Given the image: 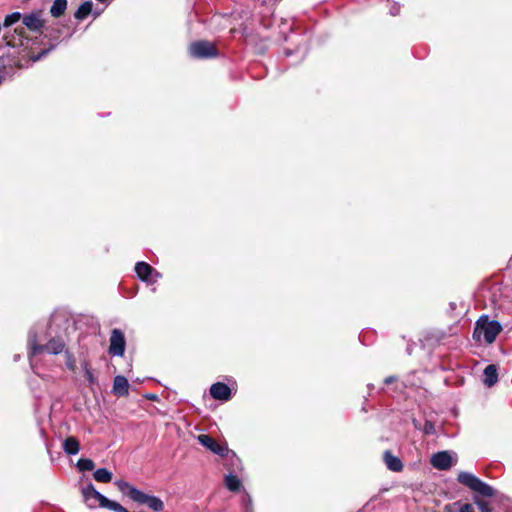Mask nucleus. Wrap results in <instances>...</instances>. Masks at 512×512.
<instances>
[{"instance_id": "1", "label": "nucleus", "mask_w": 512, "mask_h": 512, "mask_svg": "<svg viewBox=\"0 0 512 512\" xmlns=\"http://www.w3.org/2000/svg\"><path fill=\"white\" fill-rule=\"evenodd\" d=\"M115 485L121 493L138 504L147 505L151 510L156 512L164 509V502L159 497L148 495L125 480H117L115 481Z\"/></svg>"}, {"instance_id": "2", "label": "nucleus", "mask_w": 512, "mask_h": 512, "mask_svg": "<svg viewBox=\"0 0 512 512\" xmlns=\"http://www.w3.org/2000/svg\"><path fill=\"white\" fill-rule=\"evenodd\" d=\"M4 39L6 40V44L8 46L19 49L20 52L25 53V56H27L33 61L40 60L49 51L42 50L37 55L30 53V49L34 42L32 39L26 36L25 29L23 27L14 29L13 33H5Z\"/></svg>"}, {"instance_id": "3", "label": "nucleus", "mask_w": 512, "mask_h": 512, "mask_svg": "<svg viewBox=\"0 0 512 512\" xmlns=\"http://www.w3.org/2000/svg\"><path fill=\"white\" fill-rule=\"evenodd\" d=\"M501 330L502 326L498 321L489 320L488 316L483 315L476 322L473 337L478 341L483 339L485 343L491 344L495 341Z\"/></svg>"}, {"instance_id": "4", "label": "nucleus", "mask_w": 512, "mask_h": 512, "mask_svg": "<svg viewBox=\"0 0 512 512\" xmlns=\"http://www.w3.org/2000/svg\"><path fill=\"white\" fill-rule=\"evenodd\" d=\"M28 345L30 348L29 357L30 359L40 353H48L57 355L64 349V342L59 338L51 339L47 344L40 345L37 343L36 334L33 331L29 332Z\"/></svg>"}, {"instance_id": "5", "label": "nucleus", "mask_w": 512, "mask_h": 512, "mask_svg": "<svg viewBox=\"0 0 512 512\" xmlns=\"http://www.w3.org/2000/svg\"><path fill=\"white\" fill-rule=\"evenodd\" d=\"M457 480L462 485L468 487L470 490L485 496V497H493L495 495V490L492 486L480 480L474 474L470 472L462 471L458 474Z\"/></svg>"}, {"instance_id": "6", "label": "nucleus", "mask_w": 512, "mask_h": 512, "mask_svg": "<svg viewBox=\"0 0 512 512\" xmlns=\"http://www.w3.org/2000/svg\"><path fill=\"white\" fill-rule=\"evenodd\" d=\"M125 346L124 333L118 328L113 329L110 334L108 353L113 357H122L125 352Z\"/></svg>"}, {"instance_id": "7", "label": "nucleus", "mask_w": 512, "mask_h": 512, "mask_svg": "<svg viewBox=\"0 0 512 512\" xmlns=\"http://www.w3.org/2000/svg\"><path fill=\"white\" fill-rule=\"evenodd\" d=\"M189 52L195 58H210L217 55L215 46L207 41H197L190 45Z\"/></svg>"}, {"instance_id": "8", "label": "nucleus", "mask_w": 512, "mask_h": 512, "mask_svg": "<svg viewBox=\"0 0 512 512\" xmlns=\"http://www.w3.org/2000/svg\"><path fill=\"white\" fill-rule=\"evenodd\" d=\"M135 272L142 281L156 282L157 279L161 277V274L158 271L143 261L136 263Z\"/></svg>"}, {"instance_id": "9", "label": "nucleus", "mask_w": 512, "mask_h": 512, "mask_svg": "<svg viewBox=\"0 0 512 512\" xmlns=\"http://www.w3.org/2000/svg\"><path fill=\"white\" fill-rule=\"evenodd\" d=\"M22 21L25 27L34 32H40L44 26V21L41 18V11H34L30 14L24 15Z\"/></svg>"}, {"instance_id": "10", "label": "nucleus", "mask_w": 512, "mask_h": 512, "mask_svg": "<svg viewBox=\"0 0 512 512\" xmlns=\"http://www.w3.org/2000/svg\"><path fill=\"white\" fill-rule=\"evenodd\" d=\"M210 395L215 400L228 401L231 398L232 391L225 383L217 382L210 387Z\"/></svg>"}, {"instance_id": "11", "label": "nucleus", "mask_w": 512, "mask_h": 512, "mask_svg": "<svg viewBox=\"0 0 512 512\" xmlns=\"http://www.w3.org/2000/svg\"><path fill=\"white\" fill-rule=\"evenodd\" d=\"M198 441L204 447L212 451L213 453L223 456L228 451L227 447L220 445L217 443L211 436L206 434H201L198 436Z\"/></svg>"}, {"instance_id": "12", "label": "nucleus", "mask_w": 512, "mask_h": 512, "mask_svg": "<svg viewBox=\"0 0 512 512\" xmlns=\"http://www.w3.org/2000/svg\"><path fill=\"white\" fill-rule=\"evenodd\" d=\"M431 464L436 469L447 470L452 466V457L448 451H440L432 456Z\"/></svg>"}, {"instance_id": "13", "label": "nucleus", "mask_w": 512, "mask_h": 512, "mask_svg": "<svg viewBox=\"0 0 512 512\" xmlns=\"http://www.w3.org/2000/svg\"><path fill=\"white\" fill-rule=\"evenodd\" d=\"M112 391L117 396H127L129 394V382L127 378L121 375L115 376Z\"/></svg>"}, {"instance_id": "14", "label": "nucleus", "mask_w": 512, "mask_h": 512, "mask_svg": "<svg viewBox=\"0 0 512 512\" xmlns=\"http://www.w3.org/2000/svg\"><path fill=\"white\" fill-rule=\"evenodd\" d=\"M384 463L387 468L393 472H400L403 469V463L397 456H394L389 450L384 452Z\"/></svg>"}, {"instance_id": "15", "label": "nucleus", "mask_w": 512, "mask_h": 512, "mask_svg": "<svg viewBox=\"0 0 512 512\" xmlns=\"http://www.w3.org/2000/svg\"><path fill=\"white\" fill-rule=\"evenodd\" d=\"M498 382L497 367L494 364L488 365L483 372V383L487 387H492Z\"/></svg>"}, {"instance_id": "16", "label": "nucleus", "mask_w": 512, "mask_h": 512, "mask_svg": "<svg viewBox=\"0 0 512 512\" xmlns=\"http://www.w3.org/2000/svg\"><path fill=\"white\" fill-rule=\"evenodd\" d=\"M63 450L68 455L78 454L80 450L79 441L73 436L67 437L63 442Z\"/></svg>"}, {"instance_id": "17", "label": "nucleus", "mask_w": 512, "mask_h": 512, "mask_svg": "<svg viewBox=\"0 0 512 512\" xmlns=\"http://www.w3.org/2000/svg\"><path fill=\"white\" fill-rule=\"evenodd\" d=\"M92 8L93 3L91 1H85L78 7L74 14V17L77 20H83L92 12Z\"/></svg>"}, {"instance_id": "18", "label": "nucleus", "mask_w": 512, "mask_h": 512, "mask_svg": "<svg viewBox=\"0 0 512 512\" xmlns=\"http://www.w3.org/2000/svg\"><path fill=\"white\" fill-rule=\"evenodd\" d=\"M67 8V0H54L50 8V13L53 17L58 18L62 16Z\"/></svg>"}, {"instance_id": "19", "label": "nucleus", "mask_w": 512, "mask_h": 512, "mask_svg": "<svg viewBox=\"0 0 512 512\" xmlns=\"http://www.w3.org/2000/svg\"><path fill=\"white\" fill-rule=\"evenodd\" d=\"M84 495L87 498L96 499L100 506H102L103 503L107 501V497H105L99 491H97L91 484L84 489Z\"/></svg>"}, {"instance_id": "20", "label": "nucleus", "mask_w": 512, "mask_h": 512, "mask_svg": "<svg viewBox=\"0 0 512 512\" xmlns=\"http://www.w3.org/2000/svg\"><path fill=\"white\" fill-rule=\"evenodd\" d=\"M225 486L231 492H238L241 488V481L239 478L233 474H228L225 476Z\"/></svg>"}, {"instance_id": "21", "label": "nucleus", "mask_w": 512, "mask_h": 512, "mask_svg": "<svg viewBox=\"0 0 512 512\" xmlns=\"http://www.w3.org/2000/svg\"><path fill=\"white\" fill-rule=\"evenodd\" d=\"M93 476L100 483H109L112 480V473L106 468H98L94 471Z\"/></svg>"}, {"instance_id": "22", "label": "nucleus", "mask_w": 512, "mask_h": 512, "mask_svg": "<svg viewBox=\"0 0 512 512\" xmlns=\"http://www.w3.org/2000/svg\"><path fill=\"white\" fill-rule=\"evenodd\" d=\"M102 507H106L112 511L115 512H129L125 507H123L121 504H119L116 501L109 500L107 498V501H105L102 505Z\"/></svg>"}, {"instance_id": "23", "label": "nucleus", "mask_w": 512, "mask_h": 512, "mask_svg": "<svg viewBox=\"0 0 512 512\" xmlns=\"http://www.w3.org/2000/svg\"><path fill=\"white\" fill-rule=\"evenodd\" d=\"M77 467L80 471H91L94 469V462L88 458H81L77 461Z\"/></svg>"}, {"instance_id": "24", "label": "nucleus", "mask_w": 512, "mask_h": 512, "mask_svg": "<svg viewBox=\"0 0 512 512\" xmlns=\"http://www.w3.org/2000/svg\"><path fill=\"white\" fill-rule=\"evenodd\" d=\"M22 15L20 12H13L5 17L3 26L8 28L18 22L21 19Z\"/></svg>"}, {"instance_id": "25", "label": "nucleus", "mask_w": 512, "mask_h": 512, "mask_svg": "<svg viewBox=\"0 0 512 512\" xmlns=\"http://www.w3.org/2000/svg\"><path fill=\"white\" fill-rule=\"evenodd\" d=\"M84 375H85L86 380L90 384H94L96 382V378L94 377L93 372L90 369V367L88 366V364L84 365Z\"/></svg>"}, {"instance_id": "26", "label": "nucleus", "mask_w": 512, "mask_h": 512, "mask_svg": "<svg viewBox=\"0 0 512 512\" xmlns=\"http://www.w3.org/2000/svg\"><path fill=\"white\" fill-rule=\"evenodd\" d=\"M475 503L481 512H492V509L487 502L475 498Z\"/></svg>"}, {"instance_id": "27", "label": "nucleus", "mask_w": 512, "mask_h": 512, "mask_svg": "<svg viewBox=\"0 0 512 512\" xmlns=\"http://www.w3.org/2000/svg\"><path fill=\"white\" fill-rule=\"evenodd\" d=\"M423 431L425 434H433L435 431L434 424L431 421H426L424 424Z\"/></svg>"}, {"instance_id": "28", "label": "nucleus", "mask_w": 512, "mask_h": 512, "mask_svg": "<svg viewBox=\"0 0 512 512\" xmlns=\"http://www.w3.org/2000/svg\"><path fill=\"white\" fill-rule=\"evenodd\" d=\"M459 512H475L474 507L470 503L461 504L459 508Z\"/></svg>"}, {"instance_id": "29", "label": "nucleus", "mask_w": 512, "mask_h": 512, "mask_svg": "<svg viewBox=\"0 0 512 512\" xmlns=\"http://www.w3.org/2000/svg\"><path fill=\"white\" fill-rule=\"evenodd\" d=\"M394 380H395V377H394V376H389V377H387V378L384 380V383H385L386 385H389V384H391Z\"/></svg>"}, {"instance_id": "30", "label": "nucleus", "mask_w": 512, "mask_h": 512, "mask_svg": "<svg viewBox=\"0 0 512 512\" xmlns=\"http://www.w3.org/2000/svg\"><path fill=\"white\" fill-rule=\"evenodd\" d=\"M146 398L149 400H156L157 396L155 394H148V395H146Z\"/></svg>"}, {"instance_id": "31", "label": "nucleus", "mask_w": 512, "mask_h": 512, "mask_svg": "<svg viewBox=\"0 0 512 512\" xmlns=\"http://www.w3.org/2000/svg\"><path fill=\"white\" fill-rule=\"evenodd\" d=\"M413 424H414L415 428H419L418 422L416 420H413Z\"/></svg>"}, {"instance_id": "32", "label": "nucleus", "mask_w": 512, "mask_h": 512, "mask_svg": "<svg viewBox=\"0 0 512 512\" xmlns=\"http://www.w3.org/2000/svg\"><path fill=\"white\" fill-rule=\"evenodd\" d=\"M396 8H393V10H391V14L395 15L396 14Z\"/></svg>"}, {"instance_id": "33", "label": "nucleus", "mask_w": 512, "mask_h": 512, "mask_svg": "<svg viewBox=\"0 0 512 512\" xmlns=\"http://www.w3.org/2000/svg\"><path fill=\"white\" fill-rule=\"evenodd\" d=\"M396 8H393V10H391V14L395 15L396 14Z\"/></svg>"}, {"instance_id": "34", "label": "nucleus", "mask_w": 512, "mask_h": 512, "mask_svg": "<svg viewBox=\"0 0 512 512\" xmlns=\"http://www.w3.org/2000/svg\"><path fill=\"white\" fill-rule=\"evenodd\" d=\"M2 82V76L0 75V83Z\"/></svg>"}]
</instances>
